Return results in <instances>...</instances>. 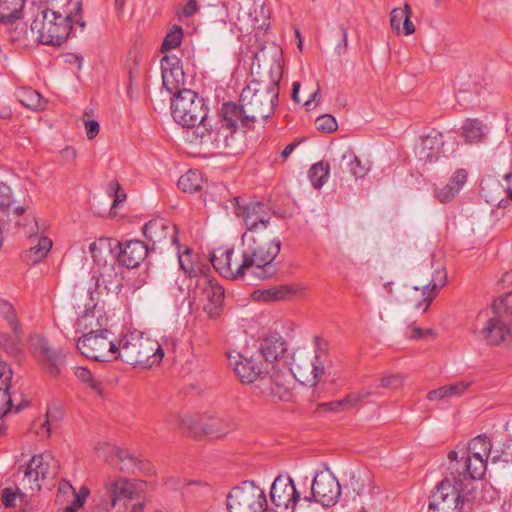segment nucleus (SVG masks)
<instances>
[{
	"instance_id": "f257e3e1",
	"label": "nucleus",
	"mask_w": 512,
	"mask_h": 512,
	"mask_svg": "<svg viewBox=\"0 0 512 512\" xmlns=\"http://www.w3.org/2000/svg\"><path fill=\"white\" fill-rule=\"evenodd\" d=\"M280 250L281 241L278 238L265 239L245 232L241 237V263H236L235 267H232L233 248L216 249L212 253L210 261L215 270L227 279L263 281L271 279L277 274L279 267L275 259Z\"/></svg>"
},
{
	"instance_id": "f03ea898",
	"label": "nucleus",
	"mask_w": 512,
	"mask_h": 512,
	"mask_svg": "<svg viewBox=\"0 0 512 512\" xmlns=\"http://www.w3.org/2000/svg\"><path fill=\"white\" fill-rule=\"evenodd\" d=\"M283 76L280 63L274 62L269 68V80L252 79L240 95L241 125L249 128V122L267 120L275 110L279 97V83Z\"/></svg>"
},
{
	"instance_id": "7ed1b4c3",
	"label": "nucleus",
	"mask_w": 512,
	"mask_h": 512,
	"mask_svg": "<svg viewBox=\"0 0 512 512\" xmlns=\"http://www.w3.org/2000/svg\"><path fill=\"white\" fill-rule=\"evenodd\" d=\"M82 32L86 22L82 15V4L76 2L67 14L48 8H42L31 23V31L38 34L37 39L45 45H61L68 37L75 35L76 27Z\"/></svg>"
},
{
	"instance_id": "20e7f679",
	"label": "nucleus",
	"mask_w": 512,
	"mask_h": 512,
	"mask_svg": "<svg viewBox=\"0 0 512 512\" xmlns=\"http://www.w3.org/2000/svg\"><path fill=\"white\" fill-rule=\"evenodd\" d=\"M163 356L164 350L158 341L144 334L131 333L120 340L115 359L132 366L150 368L159 364Z\"/></svg>"
},
{
	"instance_id": "39448f33",
	"label": "nucleus",
	"mask_w": 512,
	"mask_h": 512,
	"mask_svg": "<svg viewBox=\"0 0 512 512\" xmlns=\"http://www.w3.org/2000/svg\"><path fill=\"white\" fill-rule=\"evenodd\" d=\"M108 319L104 315L97 316L98 329L83 334L77 341V349L86 358L94 361L109 362L115 359L118 345L109 339L111 332L106 328Z\"/></svg>"
},
{
	"instance_id": "423d86ee",
	"label": "nucleus",
	"mask_w": 512,
	"mask_h": 512,
	"mask_svg": "<svg viewBox=\"0 0 512 512\" xmlns=\"http://www.w3.org/2000/svg\"><path fill=\"white\" fill-rule=\"evenodd\" d=\"M171 114L181 126H193L207 120L209 108L202 97L190 89L178 91L171 99Z\"/></svg>"
},
{
	"instance_id": "0eeeda50",
	"label": "nucleus",
	"mask_w": 512,
	"mask_h": 512,
	"mask_svg": "<svg viewBox=\"0 0 512 512\" xmlns=\"http://www.w3.org/2000/svg\"><path fill=\"white\" fill-rule=\"evenodd\" d=\"M229 512H265L270 510L263 489L255 485L254 481H243L234 487L227 497Z\"/></svg>"
},
{
	"instance_id": "6e6552de",
	"label": "nucleus",
	"mask_w": 512,
	"mask_h": 512,
	"mask_svg": "<svg viewBox=\"0 0 512 512\" xmlns=\"http://www.w3.org/2000/svg\"><path fill=\"white\" fill-rule=\"evenodd\" d=\"M241 123L238 105L224 103L219 111L218 119L212 124L211 149H226L232 146L233 135Z\"/></svg>"
},
{
	"instance_id": "1a4fd4ad",
	"label": "nucleus",
	"mask_w": 512,
	"mask_h": 512,
	"mask_svg": "<svg viewBox=\"0 0 512 512\" xmlns=\"http://www.w3.org/2000/svg\"><path fill=\"white\" fill-rule=\"evenodd\" d=\"M464 488L443 479L430 496V512H460L464 504Z\"/></svg>"
},
{
	"instance_id": "9d476101",
	"label": "nucleus",
	"mask_w": 512,
	"mask_h": 512,
	"mask_svg": "<svg viewBox=\"0 0 512 512\" xmlns=\"http://www.w3.org/2000/svg\"><path fill=\"white\" fill-rule=\"evenodd\" d=\"M21 469L24 480H27L31 490L39 491L42 488V481L56 478L59 462L51 453H42L33 456L28 465Z\"/></svg>"
},
{
	"instance_id": "9b49d317",
	"label": "nucleus",
	"mask_w": 512,
	"mask_h": 512,
	"mask_svg": "<svg viewBox=\"0 0 512 512\" xmlns=\"http://www.w3.org/2000/svg\"><path fill=\"white\" fill-rule=\"evenodd\" d=\"M341 496V485L334 474L327 471L316 472L311 483V496H305L304 500L312 499L324 507L334 506Z\"/></svg>"
},
{
	"instance_id": "f8f14e48",
	"label": "nucleus",
	"mask_w": 512,
	"mask_h": 512,
	"mask_svg": "<svg viewBox=\"0 0 512 512\" xmlns=\"http://www.w3.org/2000/svg\"><path fill=\"white\" fill-rule=\"evenodd\" d=\"M234 213L241 218L249 233L254 234L259 226L266 229L269 225L267 206L260 201L246 203L242 197L234 198Z\"/></svg>"
},
{
	"instance_id": "ddd939ff",
	"label": "nucleus",
	"mask_w": 512,
	"mask_h": 512,
	"mask_svg": "<svg viewBox=\"0 0 512 512\" xmlns=\"http://www.w3.org/2000/svg\"><path fill=\"white\" fill-rule=\"evenodd\" d=\"M449 475L444 479H450L458 487L466 488L472 480L481 479L483 476H477L473 472L472 460L461 451L458 445L456 450L448 453Z\"/></svg>"
},
{
	"instance_id": "4468645a",
	"label": "nucleus",
	"mask_w": 512,
	"mask_h": 512,
	"mask_svg": "<svg viewBox=\"0 0 512 512\" xmlns=\"http://www.w3.org/2000/svg\"><path fill=\"white\" fill-rule=\"evenodd\" d=\"M135 494L134 486L125 478L107 476L104 480L101 506L105 511L112 510L118 502L129 501Z\"/></svg>"
},
{
	"instance_id": "2eb2a0df",
	"label": "nucleus",
	"mask_w": 512,
	"mask_h": 512,
	"mask_svg": "<svg viewBox=\"0 0 512 512\" xmlns=\"http://www.w3.org/2000/svg\"><path fill=\"white\" fill-rule=\"evenodd\" d=\"M26 0H0V24L10 33V39L17 41L25 33L23 8Z\"/></svg>"
},
{
	"instance_id": "dca6fc26",
	"label": "nucleus",
	"mask_w": 512,
	"mask_h": 512,
	"mask_svg": "<svg viewBox=\"0 0 512 512\" xmlns=\"http://www.w3.org/2000/svg\"><path fill=\"white\" fill-rule=\"evenodd\" d=\"M270 497L273 504L285 509H294L301 496L290 476L279 475L272 483Z\"/></svg>"
},
{
	"instance_id": "f3484780",
	"label": "nucleus",
	"mask_w": 512,
	"mask_h": 512,
	"mask_svg": "<svg viewBox=\"0 0 512 512\" xmlns=\"http://www.w3.org/2000/svg\"><path fill=\"white\" fill-rule=\"evenodd\" d=\"M460 449L472 460L474 474L484 476L487 460L494 449L490 439L486 435H478L467 446H460Z\"/></svg>"
},
{
	"instance_id": "a211bd4d",
	"label": "nucleus",
	"mask_w": 512,
	"mask_h": 512,
	"mask_svg": "<svg viewBox=\"0 0 512 512\" xmlns=\"http://www.w3.org/2000/svg\"><path fill=\"white\" fill-rule=\"evenodd\" d=\"M162 84L168 93L178 94L185 89V73L181 60L175 55H165L161 59Z\"/></svg>"
},
{
	"instance_id": "6ab92c4d",
	"label": "nucleus",
	"mask_w": 512,
	"mask_h": 512,
	"mask_svg": "<svg viewBox=\"0 0 512 512\" xmlns=\"http://www.w3.org/2000/svg\"><path fill=\"white\" fill-rule=\"evenodd\" d=\"M324 353H316L312 359H300L291 368L295 379L302 385L315 386L324 373Z\"/></svg>"
},
{
	"instance_id": "aec40b11",
	"label": "nucleus",
	"mask_w": 512,
	"mask_h": 512,
	"mask_svg": "<svg viewBox=\"0 0 512 512\" xmlns=\"http://www.w3.org/2000/svg\"><path fill=\"white\" fill-rule=\"evenodd\" d=\"M143 234L153 245L169 243L178 246V231L175 224L167 219L157 217L143 226Z\"/></svg>"
},
{
	"instance_id": "412c9836",
	"label": "nucleus",
	"mask_w": 512,
	"mask_h": 512,
	"mask_svg": "<svg viewBox=\"0 0 512 512\" xmlns=\"http://www.w3.org/2000/svg\"><path fill=\"white\" fill-rule=\"evenodd\" d=\"M116 248H118V262L129 269L138 267L150 253L148 246L141 240L117 242ZM153 250L154 248L151 249Z\"/></svg>"
},
{
	"instance_id": "4be33fe9",
	"label": "nucleus",
	"mask_w": 512,
	"mask_h": 512,
	"mask_svg": "<svg viewBox=\"0 0 512 512\" xmlns=\"http://www.w3.org/2000/svg\"><path fill=\"white\" fill-rule=\"evenodd\" d=\"M257 386L264 396L272 400H289L291 397L288 381L278 372L263 374Z\"/></svg>"
},
{
	"instance_id": "5701e85b",
	"label": "nucleus",
	"mask_w": 512,
	"mask_h": 512,
	"mask_svg": "<svg viewBox=\"0 0 512 512\" xmlns=\"http://www.w3.org/2000/svg\"><path fill=\"white\" fill-rule=\"evenodd\" d=\"M204 282L202 292L206 303L203 306V310L210 319H217L223 311L224 288L214 279L204 278Z\"/></svg>"
},
{
	"instance_id": "b1692460",
	"label": "nucleus",
	"mask_w": 512,
	"mask_h": 512,
	"mask_svg": "<svg viewBox=\"0 0 512 512\" xmlns=\"http://www.w3.org/2000/svg\"><path fill=\"white\" fill-rule=\"evenodd\" d=\"M229 361L230 365L233 366L236 375L243 383H252L256 380L259 381L260 377L263 376L262 363L259 357H244L242 355H238L237 357H234V361H232V357L229 356Z\"/></svg>"
},
{
	"instance_id": "393cba45",
	"label": "nucleus",
	"mask_w": 512,
	"mask_h": 512,
	"mask_svg": "<svg viewBox=\"0 0 512 512\" xmlns=\"http://www.w3.org/2000/svg\"><path fill=\"white\" fill-rule=\"evenodd\" d=\"M443 145V133L433 130L422 138L416 154L420 161L425 163H434L442 156Z\"/></svg>"
},
{
	"instance_id": "a878e982",
	"label": "nucleus",
	"mask_w": 512,
	"mask_h": 512,
	"mask_svg": "<svg viewBox=\"0 0 512 512\" xmlns=\"http://www.w3.org/2000/svg\"><path fill=\"white\" fill-rule=\"evenodd\" d=\"M511 324L507 319L494 314L482 328V337L489 345H500L510 335Z\"/></svg>"
},
{
	"instance_id": "bb28decb",
	"label": "nucleus",
	"mask_w": 512,
	"mask_h": 512,
	"mask_svg": "<svg viewBox=\"0 0 512 512\" xmlns=\"http://www.w3.org/2000/svg\"><path fill=\"white\" fill-rule=\"evenodd\" d=\"M36 348L45 360L47 373L53 378L58 377L62 372L66 358L62 349H52L45 338L38 340Z\"/></svg>"
},
{
	"instance_id": "cd10ccee",
	"label": "nucleus",
	"mask_w": 512,
	"mask_h": 512,
	"mask_svg": "<svg viewBox=\"0 0 512 512\" xmlns=\"http://www.w3.org/2000/svg\"><path fill=\"white\" fill-rule=\"evenodd\" d=\"M447 281V273L445 269H438L435 271L432 279L428 284L424 285L422 288V296L423 299L418 301L414 307L415 309L422 310L423 312L427 311L430 307L432 301L435 299L439 290L445 286Z\"/></svg>"
},
{
	"instance_id": "c85d7f7f",
	"label": "nucleus",
	"mask_w": 512,
	"mask_h": 512,
	"mask_svg": "<svg viewBox=\"0 0 512 512\" xmlns=\"http://www.w3.org/2000/svg\"><path fill=\"white\" fill-rule=\"evenodd\" d=\"M185 140L198 145H204L211 148L212 145V124L209 115L207 120L197 122L193 126H185Z\"/></svg>"
},
{
	"instance_id": "c756f323",
	"label": "nucleus",
	"mask_w": 512,
	"mask_h": 512,
	"mask_svg": "<svg viewBox=\"0 0 512 512\" xmlns=\"http://www.w3.org/2000/svg\"><path fill=\"white\" fill-rule=\"evenodd\" d=\"M123 278L115 271L113 266H104L99 270L95 286L100 292L118 294L122 289Z\"/></svg>"
},
{
	"instance_id": "7c9ffc66",
	"label": "nucleus",
	"mask_w": 512,
	"mask_h": 512,
	"mask_svg": "<svg viewBox=\"0 0 512 512\" xmlns=\"http://www.w3.org/2000/svg\"><path fill=\"white\" fill-rule=\"evenodd\" d=\"M339 170L341 172H349L355 178H364L370 171L369 162H362L353 150L345 151L339 160Z\"/></svg>"
},
{
	"instance_id": "2f4dec72",
	"label": "nucleus",
	"mask_w": 512,
	"mask_h": 512,
	"mask_svg": "<svg viewBox=\"0 0 512 512\" xmlns=\"http://www.w3.org/2000/svg\"><path fill=\"white\" fill-rule=\"evenodd\" d=\"M259 358L263 357L268 362L277 361L286 351L285 341L279 335L266 337L259 347Z\"/></svg>"
},
{
	"instance_id": "473e14b6",
	"label": "nucleus",
	"mask_w": 512,
	"mask_h": 512,
	"mask_svg": "<svg viewBox=\"0 0 512 512\" xmlns=\"http://www.w3.org/2000/svg\"><path fill=\"white\" fill-rule=\"evenodd\" d=\"M233 429V425L216 415L203 416V435L222 437Z\"/></svg>"
},
{
	"instance_id": "72a5a7b5",
	"label": "nucleus",
	"mask_w": 512,
	"mask_h": 512,
	"mask_svg": "<svg viewBox=\"0 0 512 512\" xmlns=\"http://www.w3.org/2000/svg\"><path fill=\"white\" fill-rule=\"evenodd\" d=\"M0 208L2 211L17 217L23 215L26 211L24 205L14 197L11 188L3 182H0Z\"/></svg>"
},
{
	"instance_id": "f704fd0d",
	"label": "nucleus",
	"mask_w": 512,
	"mask_h": 512,
	"mask_svg": "<svg viewBox=\"0 0 512 512\" xmlns=\"http://www.w3.org/2000/svg\"><path fill=\"white\" fill-rule=\"evenodd\" d=\"M18 101L26 108L38 111L43 110L46 101L43 100L41 94L30 87H21L15 93Z\"/></svg>"
},
{
	"instance_id": "c9c22d12",
	"label": "nucleus",
	"mask_w": 512,
	"mask_h": 512,
	"mask_svg": "<svg viewBox=\"0 0 512 512\" xmlns=\"http://www.w3.org/2000/svg\"><path fill=\"white\" fill-rule=\"evenodd\" d=\"M21 334V328L20 331H13L12 335L0 331V346L11 357L18 358L23 354L24 345Z\"/></svg>"
},
{
	"instance_id": "e433bc0d",
	"label": "nucleus",
	"mask_w": 512,
	"mask_h": 512,
	"mask_svg": "<svg viewBox=\"0 0 512 512\" xmlns=\"http://www.w3.org/2000/svg\"><path fill=\"white\" fill-rule=\"evenodd\" d=\"M51 247L52 240L48 237H41L36 245L23 252L22 259L29 264H37L47 256Z\"/></svg>"
},
{
	"instance_id": "4c0bfd02",
	"label": "nucleus",
	"mask_w": 512,
	"mask_h": 512,
	"mask_svg": "<svg viewBox=\"0 0 512 512\" xmlns=\"http://www.w3.org/2000/svg\"><path fill=\"white\" fill-rule=\"evenodd\" d=\"M470 382L460 381L450 385L442 386L427 393V399L434 401L437 399H448L454 396H461L469 388Z\"/></svg>"
},
{
	"instance_id": "58836bf2",
	"label": "nucleus",
	"mask_w": 512,
	"mask_h": 512,
	"mask_svg": "<svg viewBox=\"0 0 512 512\" xmlns=\"http://www.w3.org/2000/svg\"><path fill=\"white\" fill-rule=\"evenodd\" d=\"M11 379V369L7 366L5 362L0 361V391L1 398L4 401V407L0 408V418L6 415L9 411H11L13 407L12 399L10 394L8 393L9 384L8 381Z\"/></svg>"
},
{
	"instance_id": "ea45409f",
	"label": "nucleus",
	"mask_w": 512,
	"mask_h": 512,
	"mask_svg": "<svg viewBox=\"0 0 512 512\" xmlns=\"http://www.w3.org/2000/svg\"><path fill=\"white\" fill-rule=\"evenodd\" d=\"M486 133V126L478 119H468L462 126V136L470 144L482 142Z\"/></svg>"
},
{
	"instance_id": "a19ab883",
	"label": "nucleus",
	"mask_w": 512,
	"mask_h": 512,
	"mask_svg": "<svg viewBox=\"0 0 512 512\" xmlns=\"http://www.w3.org/2000/svg\"><path fill=\"white\" fill-rule=\"evenodd\" d=\"M373 394L372 390L369 389H361L356 392H352L348 394L341 400L334 401L329 403V407L333 411H342L355 407L359 402L363 401L365 398L371 396Z\"/></svg>"
},
{
	"instance_id": "79ce46f5",
	"label": "nucleus",
	"mask_w": 512,
	"mask_h": 512,
	"mask_svg": "<svg viewBox=\"0 0 512 512\" xmlns=\"http://www.w3.org/2000/svg\"><path fill=\"white\" fill-rule=\"evenodd\" d=\"M116 460L119 463V469L123 472L134 473L136 470L143 472L149 471V464L139 461L131 453L121 448L118 450Z\"/></svg>"
},
{
	"instance_id": "37998d69",
	"label": "nucleus",
	"mask_w": 512,
	"mask_h": 512,
	"mask_svg": "<svg viewBox=\"0 0 512 512\" xmlns=\"http://www.w3.org/2000/svg\"><path fill=\"white\" fill-rule=\"evenodd\" d=\"M178 187L185 193H195L202 188L203 176L199 170L190 169L178 179Z\"/></svg>"
},
{
	"instance_id": "c03bdc74",
	"label": "nucleus",
	"mask_w": 512,
	"mask_h": 512,
	"mask_svg": "<svg viewBox=\"0 0 512 512\" xmlns=\"http://www.w3.org/2000/svg\"><path fill=\"white\" fill-rule=\"evenodd\" d=\"M330 174V165L327 162H317L308 171V178L315 189H321L327 182Z\"/></svg>"
},
{
	"instance_id": "a18cd8bd",
	"label": "nucleus",
	"mask_w": 512,
	"mask_h": 512,
	"mask_svg": "<svg viewBox=\"0 0 512 512\" xmlns=\"http://www.w3.org/2000/svg\"><path fill=\"white\" fill-rule=\"evenodd\" d=\"M294 290L288 285H280L278 287H272L266 290H258L254 292V296L257 299L264 301H278L288 299Z\"/></svg>"
},
{
	"instance_id": "49530a36",
	"label": "nucleus",
	"mask_w": 512,
	"mask_h": 512,
	"mask_svg": "<svg viewBox=\"0 0 512 512\" xmlns=\"http://www.w3.org/2000/svg\"><path fill=\"white\" fill-rule=\"evenodd\" d=\"M177 427L191 436L203 435V416H184L179 420Z\"/></svg>"
},
{
	"instance_id": "de8ad7c7",
	"label": "nucleus",
	"mask_w": 512,
	"mask_h": 512,
	"mask_svg": "<svg viewBox=\"0 0 512 512\" xmlns=\"http://www.w3.org/2000/svg\"><path fill=\"white\" fill-rule=\"evenodd\" d=\"M492 311L493 314L512 323V291L495 300L492 305Z\"/></svg>"
},
{
	"instance_id": "09e8293b",
	"label": "nucleus",
	"mask_w": 512,
	"mask_h": 512,
	"mask_svg": "<svg viewBox=\"0 0 512 512\" xmlns=\"http://www.w3.org/2000/svg\"><path fill=\"white\" fill-rule=\"evenodd\" d=\"M75 376L84 384L89 386L97 394L102 395L101 381L93 375V373L85 367H75Z\"/></svg>"
},
{
	"instance_id": "8fccbe9b",
	"label": "nucleus",
	"mask_w": 512,
	"mask_h": 512,
	"mask_svg": "<svg viewBox=\"0 0 512 512\" xmlns=\"http://www.w3.org/2000/svg\"><path fill=\"white\" fill-rule=\"evenodd\" d=\"M89 251L95 262L105 261V254L112 251L111 239L99 238L89 245Z\"/></svg>"
},
{
	"instance_id": "3c124183",
	"label": "nucleus",
	"mask_w": 512,
	"mask_h": 512,
	"mask_svg": "<svg viewBox=\"0 0 512 512\" xmlns=\"http://www.w3.org/2000/svg\"><path fill=\"white\" fill-rule=\"evenodd\" d=\"M512 462V439L505 438L498 442L492 452V462Z\"/></svg>"
},
{
	"instance_id": "603ef678",
	"label": "nucleus",
	"mask_w": 512,
	"mask_h": 512,
	"mask_svg": "<svg viewBox=\"0 0 512 512\" xmlns=\"http://www.w3.org/2000/svg\"><path fill=\"white\" fill-rule=\"evenodd\" d=\"M183 39V29L179 25H173L171 29L166 34L162 45H161V51H169L172 49H175L180 46Z\"/></svg>"
},
{
	"instance_id": "864d4df0",
	"label": "nucleus",
	"mask_w": 512,
	"mask_h": 512,
	"mask_svg": "<svg viewBox=\"0 0 512 512\" xmlns=\"http://www.w3.org/2000/svg\"><path fill=\"white\" fill-rule=\"evenodd\" d=\"M369 480L367 475L362 476L360 473H351L349 482L345 485V489L348 493H353L354 497L363 496L366 490V482Z\"/></svg>"
},
{
	"instance_id": "5fc2aeb1",
	"label": "nucleus",
	"mask_w": 512,
	"mask_h": 512,
	"mask_svg": "<svg viewBox=\"0 0 512 512\" xmlns=\"http://www.w3.org/2000/svg\"><path fill=\"white\" fill-rule=\"evenodd\" d=\"M45 416V421L42 423L40 430H37L41 437L50 435L52 425L56 424L61 418V411L56 406L48 407Z\"/></svg>"
},
{
	"instance_id": "6e6d98bb",
	"label": "nucleus",
	"mask_w": 512,
	"mask_h": 512,
	"mask_svg": "<svg viewBox=\"0 0 512 512\" xmlns=\"http://www.w3.org/2000/svg\"><path fill=\"white\" fill-rule=\"evenodd\" d=\"M0 317L4 319L11 327L12 331H20L16 311L11 303L6 300H0Z\"/></svg>"
},
{
	"instance_id": "4d7b16f0",
	"label": "nucleus",
	"mask_w": 512,
	"mask_h": 512,
	"mask_svg": "<svg viewBox=\"0 0 512 512\" xmlns=\"http://www.w3.org/2000/svg\"><path fill=\"white\" fill-rule=\"evenodd\" d=\"M254 14L252 20L253 28L259 31H266L270 27L269 9L261 6L258 10H254Z\"/></svg>"
},
{
	"instance_id": "13d9d810",
	"label": "nucleus",
	"mask_w": 512,
	"mask_h": 512,
	"mask_svg": "<svg viewBox=\"0 0 512 512\" xmlns=\"http://www.w3.org/2000/svg\"><path fill=\"white\" fill-rule=\"evenodd\" d=\"M107 194L113 198L112 207H117L126 199V193L117 181H111L107 186Z\"/></svg>"
},
{
	"instance_id": "bf43d9fd",
	"label": "nucleus",
	"mask_w": 512,
	"mask_h": 512,
	"mask_svg": "<svg viewBox=\"0 0 512 512\" xmlns=\"http://www.w3.org/2000/svg\"><path fill=\"white\" fill-rule=\"evenodd\" d=\"M405 13H412L411 6L408 3H405L403 8H394L391 11L390 24L394 31H400L401 23L403 22V16H405Z\"/></svg>"
},
{
	"instance_id": "052dcab7",
	"label": "nucleus",
	"mask_w": 512,
	"mask_h": 512,
	"mask_svg": "<svg viewBox=\"0 0 512 512\" xmlns=\"http://www.w3.org/2000/svg\"><path fill=\"white\" fill-rule=\"evenodd\" d=\"M95 450L99 458L104 459L106 462H114L119 447L109 443H102L96 446Z\"/></svg>"
},
{
	"instance_id": "680f3d73",
	"label": "nucleus",
	"mask_w": 512,
	"mask_h": 512,
	"mask_svg": "<svg viewBox=\"0 0 512 512\" xmlns=\"http://www.w3.org/2000/svg\"><path fill=\"white\" fill-rule=\"evenodd\" d=\"M315 126L317 130L327 133L334 132L338 128L336 119L330 114L319 116L315 120Z\"/></svg>"
},
{
	"instance_id": "e2e57ef3",
	"label": "nucleus",
	"mask_w": 512,
	"mask_h": 512,
	"mask_svg": "<svg viewBox=\"0 0 512 512\" xmlns=\"http://www.w3.org/2000/svg\"><path fill=\"white\" fill-rule=\"evenodd\" d=\"M459 192L447 183L442 188L435 189V196L441 203L450 202Z\"/></svg>"
},
{
	"instance_id": "0e129e2a",
	"label": "nucleus",
	"mask_w": 512,
	"mask_h": 512,
	"mask_svg": "<svg viewBox=\"0 0 512 512\" xmlns=\"http://www.w3.org/2000/svg\"><path fill=\"white\" fill-rule=\"evenodd\" d=\"M404 377L401 374L385 376L380 380L379 387L382 388H397L402 385Z\"/></svg>"
},
{
	"instance_id": "69168bd1",
	"label": "nucleus",
	"mask_w": 512,
	"mask_h": 512,
	"mask_svg": "<svg viewBox=\"0 0 512 512\" xmlns=\"http://www.w3.org/2000/svg\"><path fill=\"white\" fill-rule=\"evenodd\" d=\"M467 180V172L464 169H458L449 179L448 183L458 192L462 189Z\"/></svg>"
},
{
	"instance_id": "338daca9",
	"label": "nucleus",
	"mask_w": 512,
	"mask_h": 512,
	"mask_svg": "<svg viewBox=\"0 0 512 512\" xmlns=\"http://www.w3.org/2000/svg\"><path fill=\"white\" fill-rule=\"evenodd\" d=\"M18 495H20L19 489H17L15 491L12 488H5L2 491V497H1L2 503L6 507H14L15 506V500H16Z\"/></svg>"
},
{
	"instance_id": "774afa93",
	"label": "nucleus",
	"mask_w": 512,
	"mask_h": 512,
	"mask_svg": "<svg viewBox=\"0 0 512 512\" xmlns=\"http://www.w3.org/2000/svg\"><path fill=\"white\" fill-rule=\"evenodd\" d=\"M85 131L88 139L95 138L100 130L99 123L95 120H87L84 123Z\"/></svg>"
}]
</instances>
